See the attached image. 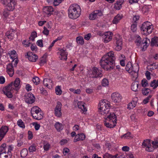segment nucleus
I'll use <instances>...</instances> for the list:
<instances>
[{"label": "nucleus", "instance_id": "nucleus-54", "mask_svg": "<svg viewBox=\"0 0 158 158\" xmlns=\"http://www.w3.org/2000/svg\"><path fill=\"white\" fill-rule=\"evenodd\" d=\"M7 150V152H6L9 155H10V156L12 155L11 153V151L12 150V148L11 146H6Z\"/></svg>", "mask_w": 158, "mask_h": 158}, {"label": "nucleus", "instance_id": "nucleus-14", "mask_svg": "<svg viewBox=\"0 0 158 158\" xmlns=\"http://www.w3.org/2000/svg\"><path fill=\"white\" fill-rule=\"evenodd\" d=\"M111 98L114 102L117 103L121 101L122 97L119 93L115 92L112 94Z\"/></svg>", "mask_w": 158, "mask_h": 158}, {"label": "nucleus", "instance_id": "nucleus-48", "mask_svg": "<svg viewBox=\"0 0 158 158\" xmlns=\"http://www.w3.org/2000/svg\"><path fill=\"white\" fill-rule=\"evenodd\" d=\"M32 81L33 83L35 85H37L39 84L40 80L39 77H35L33 78Z\"/></svg>", "mask_w": 158, "mask_h": 158}, {"label": "nucleus", "instance_id": "nucleus-3", "mask_svg": "<svg viewBox=\"0 0 158 158\" xmlns=\"http://www.w3.org/2000/svg\"><path fill=\"white\" fill-rule=\"evenodd\" d=\"M142 146L146 151L149 152H152L155 148H158V139L154 141H152V142L150 139L145 140L142 143Z\"/></svg>", "mask_w": 158, "mask_h": 158}, {"label": "nucleus", "instance_id": "nucleus-23", "mask_svg": "<svg viewBox=\"0 0 158 158\" xmlns=\"http://www.w3.org/2000/svg\"><path fill=\"white\" fill-rule=\"evenodd\" d=\"M52 81L50 79L45 78L43 81V84L44 86L49 89L52 87L53 85Z\"/></svg>", "mask_w": 158, "mask_h": 158}, {"label": "nucleus", "instance_id": "nucleus-46", "mask_svg": "<svg viewBox=\"0 0 158 158\" xmlns=\"http://www.w3.org/2000/svg\"><path fill=\"white\" fill-rule=\"evenodd\" d=\"M142 94L145 95H147L151 92L150 90L148 88H144L142 90Z\"/></svg>", "mask_w": 158, "mask_h": 158}, {"label": "nucleus", "instance_id": "nucleus-33", "mask_svg": "<svg viewBox=\"0 0 158 158\" xmlns=\"http://www.w3.org/2000/svg\"><path fill=\"white\" fill-rule=\"evenodd\" d=\"M139 83L137 81L133 82L131 86V89L132 90L134 91H137L138 90Z\"/></svg>", "mask_w": 158, "mask_h": 158}, {"label": "nucleus", "instance_id": "nucleus-43", "mask_svg": "<svg viewBox=\"0 0 158 158\" xmlns=\"http://www.w3.org/2000/svg\"><path fill=\"white\" fill-rule=\"evenodd\" d=\"M17 124L19 127L22 128H24L25 127L24 123L21 119H19L17 121Z\"/></svg>", "mask_w": 158, "mask_h": 158}, {"label": "nucleus", "instance_id": "nucleus-21", "mask_svg": "<svg viewBox=\"0 0 158 158\" xmlns=\"http://www.w3.org/2000/svg\"><path fill=\"white\" fill-rule=\"evenodd\" d=\"M6 72L10 77H11L13 75L14 70L12 64H9L7 65Z\"/></svg>", "mask_w": 158, "mask_h": 158}, {"label": "nucleus", "instance_id": "nucleus-28", "mask_svg": "<svg viewBox=\"0 0 158 158\" xmlns=\"http://www.w3.org/2000/svg\"><path fill=\"white\" fill-rule=\"evenodd\" d=\"M137 98H135L133 100L130 102L127 105V108L129 109H131L135 107L137 104Z\"/></svg>", "mask_w": 158, "mask_h": 158}, {"label": "nucleus", "instance_id": "nucleus-29", "mask_svg": "<svg viewBox=\"0 0 158 158\" xmlns=\"http://www.w3.org/2000/svg\"><path fill=\"white\" fill-rule=\"evenodd\" d=\"M8 54L10 58L12 60H15L17 58V55L16 52L15 50L10 51Z\"/></svg>", "mask_w": 158, "mask_h": 158}, {"label": "nucleus", "instance_id": "nucleus-6", "mask_svg": "<svg viewBox=\"0 0 158 158\" xmlns=\"http://www.w3.org/2000/svg\"><path fill=\"white\" fill-rule=\"evenodd\" d=\"M31 113L33 118L40 120L43 118V114L41 111V109L37 106L33 107L31 109Z\"/></svg>", "mask_w": 158, "mask_h": 158}, {"label": "nucleus", "instance_id": "nucleus-34", "mask_svg": "<svg viewBox=\"0 0 158 158\" xmlns=\"http://www.w3.org/2000/svg\"><path fill=\"white\" fill-rule=\"evenodd\" d=\"M77 106L79 108H80L83 112H86L87 109L84 105L83 102H79L77 103Z\"/></svg>", "mask_w": 158, "mask_h": 158}, {"label": "nucleus", "instance_id": "nucleus-31", "mask_svg": "<svg viewBox=\"0 0 158 158\" xmlns=\"http://www.w3.org/2000/svg\"><path fill=\"white\" fill-rule=\"evenodd\" d=\"M151 46H155L158 47V37H155L151 39Z\"/></svg>", "mask_w": 158, "mask_h": 158}, {"label": "nucleus", "instance_id": "nucleus-13", "mask_svg": "<svg viewBox=\"0 0 158 158\" xmlns=\"http://www.w3.org/2000/svg\"><path fill=\"white\" fill-rule=\"evenodd\" d=\"M102 15V10H94L90 14L89 18L90 20H94L98 17Z\"/></svg>", "mask_w": 158, "mask_h": 158}, {"label": "nucleus", "instance_id": "nucleus-47", "mask_svg": "<svg viewBox=\"0 0 158 158\" xmlns=\"http://www.w3.org/2000/svg\"><path fill=\"white\" fill-rule=\"evenodd\" d=\"M50 147V145L48 143H44L43 148L45 151H48Z\"/></svg>", "mask_w": 158, "mask_h": 158}, {"label": "nucleus", "instance_id": "nucleus-25", "mask_svg": "<svg viewBox=\"0 0 158 158\" xmlns=\"http://www.w3.org/2000/svg\"><path fill=\"white\" fill-rule=\"evenodd\" d=\"M85 138V135L83 133L78 134L76 136L74 139V142H76L80 140H83Z\"/></svg>", "mask_w": 158, "mask_h": 158}, {"label": "nucleus", "instance_id": "nucleus-11", "mask_svg": "<svg viewBox=\"0 0 158 158\" xmlns=\"http://www.w3.org/2000/svg\"><path fill=\"white\" fill-rule=\"evenodd\" d=\"M62 104L61 102H58L54 109V114L57 117H60L62 116L61 107Z\"/></svg>", "mask_w": 158, "mask_h": 158}, {"label": "nucleus", "instance_id": "nucleus-44", "mask_svg": "<svg viewBox=\"0 0 158 158\" xmlns=\"http://www.w3.org/2000/svg\"><path fill=\"white\" fill-rule=\"evenodd\" d=\"M54 10H45L43 11V14L45 16L49 17L53 14V12Z\"/></svg>", "mask_w": 158, "mask_h": 158}, {"label": "nucleus", "instance_id": "nucleus-16", "mask_svg": "<svg viewBox=\"0 0 158 158\" xmlns=\"http://www.w3.org/2000/svg\"><path fill=\"white\" fill-rule=\"evenodd\" d=\"M113 35V33L111 32H106L103 36L104 42L107 43L111 40Z\"/></svg>", "mask_w": 158, "mask_h": 158}, {"label": "nucleus", "instance_id": "nucleus-19", "mask_svg": "<svg viewBox=\"0 0 158 158\" xmlns=\"http://www.w3.org/2000/svg\"><path fill=\"white\" fill-rule=\"evenodd\" d=\"M8 131V128L6 126H2L0 129V141L4 138Z\"/></svg>", "mask_w": 158, "mask_h": 158}, {"label": "nucleus", "instance_id": "nucleus-4", "mask_svg": "<svg viewBox=\"0 0 158 158\" xmlns=\"http://www.w3.org/2000/svg\"><path fill=\"white\" fill-rule=\"evenodd\" d=\"M110 102L106 99L101 100L99 103V112L102 114H108L110 107Z\"/></svg>", "mask_w": 158, "mask_h": 158}, {"label": "nucleus", "instance_id": "nucleus-30", "mask_svg": "<svg viewBox=\"0 0 158 158\" xmlns=\"http://www.w3.org/2000/svg\"><path fill=\"white\" fill-rule=\"evenodd\" d=\"M54 126L58 131H60L63 129L64 128L63 125L59 122H56L54 125Z\"/></svg>", "mask_w": 158, "mask_h": 158}, {"label": "nucleus", "instance_id": "nucleus-62", "mask_svg": "<svg viewBox=\"0 0 158 158\" xmlns=\"http://www.w3.org/2000/svg\"><path fill=\"white\" fill-rule=\"evenodd\" d=\"M31 49L32 51H36L37 50V47L35 45L31 44Z\"/></svg>", "mask_w": 158, "mask_h": 158}, {"label": "nucleus", "instance_id": "nucleus-20", "mask_svg": "<svg viewBox=\"0 0 158 158\" xmlns=\"http://www.w3.org/2000/svg\"><path fill=\"white\" fill-rule=\"evenodd\" d=\"M104 125L108 128H112L116 126V122H112V121L106 119L104 122Z\"/></svg>", "mask_w": 158, "mask_h": 158}, {"label": "nucleus", "instance_id": "nucleus-50", "mask_svg": "<svg viewBox=\"0 0 158 158\" xmlns=\"http://www.w3.org/2000/svg\"><path fill=\"white\" fill-rule=\"evenodd\" d=\"M37 33L35 32H34L32 33L31 36L29 39L30 40L33 41L35 38L37 37Z\"/></svg>", "mask_w": 158, "mask_h": 158}, {"label": "nucleus", "instance_id": "nucleus-7", "mask_svg": "<svg viewBox=\"0 0 158 158\" xmlns=\"http://www.w3.org/2000/svg\"><path fill=\"white\" fill-rule=\"evenodd\" d=\"M135 43L138 46L141 45L143 46L142 50H144L148 47L150 42L149 39L147 38H144L142 42L141 37L138 35H136L135 37Z\"/></svg>", "mask_w": 158, "mask_h": 158}, {"label": "nucleus", "instance_id": "nucleus-51", "mask_svg": "<svg viewBox=\"0 0 158 158\" xmlns=\"http://www.w3.org/2000/svg\"><path fill=\"white\" fill-rule=\"evenodd\" d=\"M156 84L157 83H156V80H154L151 82L150 83V86L152 87H153V88L154 89L158 86H156Z\"/></svg>", "mask_w": 158, "mask_h": 158}, {"label": "nucleus", "instance_id": "nucleus-55", "mask_svg": "<svg viewBox=\"0 0 158 158\" xmlns=\"http://www.w3.org/2000/svg\"><path fill=\"white\" fill-rule=\"evenodd\" d=\"M36 149V147L33 145L30 146L29 148V151L30 152H35Z\"/></svg>", "mask_w": 158, "mask_h": 158}, {"label": "nucleus", "instance_id": "nucleus-52", "mask_svg": "<svg viewBox=\"0 0 158 158\" xmlns=\"http://www.w3.org/2000/svg\"><path fill=\"white\" fill-rule=\"evenodd\" d=\"M141 85L143 87H145L148 86V81L146 79H143L141 81Z\"/></svg>", "mask_w": 158, "mask_h": 158}, {"label": "nucleus", "instance_id": "nucleus-32", "mask_svg": "<svg viewBox=\"0 0 158 158\" xmlns=\"http://www.w3.org/2000/svg\"><path fill=\"white\" fill-rule=\"evenodd\" d=\"M80 6L77 4L74 3L70 6L69 10H81Z\"/></svg>", "mask_w": 158, "mask_h": 158}, {"label": "nucleus", "instance_id": "nucleus-8", "mask_svg": "<svg viewBox=\"0 0 158 158\" xmlns=\"http://www.w3.org/2000/svg\"><path fill=\"white\" fill-rule=\"evenodd\" d=\"M1 1L5 7L8 8V9L12 10L15 9V6L16 4L15 0H1Z\"/></svg>", "mask_w": 158, "mask_h": 158}, {"label": "nucleus", "instance_id": "nucleus-17", "mask_svg": "<svg viewBox=\"0 0 158 158\" xmlns=\"http://www.w3.org/2000/svg\"><path fill=\"white\" fill-rule=\"evenodd\" d=\"M25 56L27 58L29 61L33 62H35L38 59L37 55L30 52H27V54L25 55Z\"/></svg>", "mask_w": 158, "mask_h": 158}, {"label": "nucleus", "instance_id": "nucleus-27", "mask_svg": "<svg viewBox=\"0 0 158 158\" xmlns=\"http://www.w3.org/2000/svg\"><path fill=\"white\" fill-rule=\"evenodd\" d=\"M123 1L122 0L118 1L114 5V9L116 10H119L122 7Z\"/></svg>", "mask_w": 158, "mask_h": 158}, {"label": "nucleus", "instance_id": "nucleus-9", "mask_svg": "<svg viewBox=\"0 0 158 158\" xmlns=\"http://www.w3.org/2000/svg\"><path fill=\"white\" fill-rule=\"evenodd\" d=\"M115 40L116 43L115 50L116 51H119L122 48L123 45L122 38L119 35L117 34L115 35Z\"/></svg>", "mask_w": 158, "mask_h": 158}, {"label": "nucleus", "instance_id": "nucleus-59", "mask_svg": "<svg viewBox=\"0 0 158 158\" xmlns=\"http://www.w3.org/2000/svg\"><path fill=\"white\" fill-rule=\"evenodd\" d=\"M63 0H54L53 2L54 5L55 6H57L59 5Z\"/></svg>", "mask_w": 158, "mask_h": 158}, {"label": "nucleus", "instance_id": "nucleus-40", "mask_svg": "<svg viewBox=\"0 0 158 158\" xmlns=\"http://www.w3.org/2000/svg\"><path fill=\"white\" fill-rule=\"evenodd\" d=\"M10 155H9L6 152L0 153V158H11Z\"/></svg>", "mask_w": 158, "mask_h": 158}, {"label": "nucleus", "instance_id": "nucleus-22", "mask_svg": "<svg viewBox=\"0 0 158 158\" xmlns=\"http://www.w3.org/2000/svg\"><path fill=\"white\" fill-rule=\"evenodd\" d=\"M59 54V57L61 60H67V52L64 50L61 49L58 52Z\"/></svg>", "mask_w": 158, "mask_h": 158}, {"label": "nucleus", "instance_id": "nucleus-45", "mask_svg": "<svg viewBox=\"0 0 158 158\" xmlns=\"http://www.w3.org/2000/svg\"><path fill=\"white\" fill-rule=\"evenodd\" d=\"M102 85L103 87L108 86L109 85L108 80L106 78L103 79L102 81Z\"/></svg>", "mask_w": 158, "mask_h": 158}, {"label": "nucleus", "instance_id": "nucleus-41", "mask_svg": "<svg viewBox=\"0 0 158 158\" xmlns=\"http://www.w3.org/2000/svg\"><path fill=\"white\" fill-rule=\"evenodd\" d=\"M7 148L5 143L2 144L0 147V153L6 152Z\"/></svg>", "mask_w": 158, "mask_h": 158}, {"label": "nucleus", "instance_id": "nucleus-53", "mask_svg": "<svg viewBox=\"0 0 158 158\" xmlns=\"http://www.w3.org/2000/svg\"><path fill=\"white\" fill-rule=\"evenodd\" d=\"M115 156H112L108 153H106L103 155V158H114Z\"/></svg>", "mask_w": 158, "mask_h": 158}, {"label": "nucleus", "instance_id": "nucleus-56", "mask_svg": "<svg viewBox=\"0 0 158 158\" xmlns=\"http://www.w3.org/2000/svg\"><path fill=\"white\" fill-rule=\"evenodd\" d=\"M131 134L130 132H127L126 134H125L124 135L122 136H121V138H123V137H124L126 139H128L129 137L131 136Z\"/></svg>", "mask_w": 158, "mask_h": 158}, {"label": "nucleus", "instance_id": "nucleus-37", "mask_svg": "<svg viewBox=\"0 0 158 158\" xmlns=\"http://www.w3.org/2000/svg\"><path fill=\"white\" fill-rule=\"evenodd\" d=\"M76 40L77 43L78 44L82 45L84 44V40L81 36H79L77 37Z\"/></svg>", "mask_w": 158, "mask_h": 158}, {"label": "nucleus", "instance_id": "nucleus-57", "mask_svg": "<svg viewBox=\"0 0 158 158\" xmlns=\"http://www.w3.org/2000/svg\"><path fill=\"white\" fill-rule=\"evenodd\" d=\"M43 33L46 35H48L49 33V30L45 27L44 28V30L43 31Z\"/></svg>", "mask_w": 158, "mask_h": 158}, {"label": "nucleus", "instance_id": "nucleus-10", "mask_svg": "<svg viewBox=\"0 0 158 158\" xmlns=\"http://www.w3.org/2000/svg\"><path fill=\"white\" fill-rule=\"evenodd\" d=\"M91 72V73L90 77L92 78H99L102 77L103 76L101 72L97 68H94Z\"/></svg>", "mask_w": 158, "mask_h": 158}, {"label": "nucleus", "instance_id": "nucleus-18", "mask_svg": "<svg viewBox=\"0 0 158 158\" xmlns=\"http://www.w3.org/2000/svg\"><path fill=\"white\" fill-rule=\"evenodd\" d=\"M16 34L15 31L13 29L8 30L5 33L6 36L10 40H13Z\"/></svg>", "mask_w": 158, "mask_h": 158}, {"label": "nucleus", "instance_id": "nucleus-39", "mask_svg": "<svg viewBox=\"0 0 158 158\" xmlns=\"http://www.w3.org/2000/svg\"><path fill=\"white\" fill-rule=\"evenodd\" d=\"M139 66L137 64H135L132 66V72H134V73H137L139 70Z\"/></svg>", "mask_w": 158, "mask_h": 158}, {"label": "nucleus", "instance_id": "nucleus-38", "mask_svg": "<svg viewBox=\"0 0 158 158\" xmlns=\"http://www.w3.org/2000/svg\"><path fill=\"white\" fill-rule=\"evenodd\" d=\"M46 57L45 56H43L40 59V61L39 64L40 66L43 65L45 63H46Z\"/></svg>", "mask_w": 158, "mask_h": 158}, {"label": "nucleus", "instance_id": "nucleus-35", "mask_svg": "<svg viewBox=\"0 0 158 158\" xmlns=\"http://www.w3.org/2000/svg\"><path fill=\"white\" fill-rule=\"evenodd\" d=\"M132 66L131 62H128L126 65L125 68L126 70L129 73L132 72Z\"/></svg>", "mask_w": 158, "mask_h": 158}, {"label": "nucleus", "instance_id": "nucleus-63", "mask_svg": "<svg viewBox=\"0 0 158 158\" xmlns=\"http://www.w3.org/2000/svg\"><path fill=\"white\" fill-rule=\"evenodd\" d=\"M28 139H31L33 138V134L32 132L30 131H29L28 132Z\"/></svg>", "mask_w": 158, "mask_h": 158}, {"label": "nucleus", "instance_id": "nucleus-49", "mask_svg": "<svg viewBox=\"0 0 158 158\" xmlns=\"http://www.w3.org/2000/svg\"><path fill=\"white\" fill-rule=\"evenodd\" d=\"M131 31L133 32H135L137 30V24L136 23H134L131 25Z\"/></svg>", "mask_w": 158, "mask_h": 158}, {"label": "nucleus", "instance_id": "nucleus-26", "mask_svg": "<svg viewBox=\"0 0 158 158\" xmlns=\"http://www.w3.org/2000/svg\"><path fill=\"white\" fill-rule=\"evenodd\" d=\"M123 16L122 14H119L115 16L113 19L112 22L114 24H117L122 19Z\"/></svg>", "mask_w": 158, "mask_h": 158}, {"label": "nucleus", "instance_id": "nucleus-64", "mask_svg": "<svg viewBox=\"0 0 158 158\" xmlns=\"http://www.w3.org/2000/svg\"><path fill=\"white\" fill-rule=\"evenodd\" d=\"M91 37V35L90 33H88L84 36V39L86 40H89Z\"/></svg>", "mask_w": 158, "mask_h": 158}, {"label": "nucleus", "instance_id": "nucleus-1", "mask_svg": "<svg viewBox=\"0 0 158 158\" xmlns=\"http://www.w3.org/2000/svg\"><path fill=\"white\" fill-rule=\"evenodd\" d=\"M115 58L114 53L110 51L104 55L101 58L100 64L101 67L106 70L113 69L115 66L114 60Z\"/></svg>", "mask_w": 158, "mask_h": 158}, {"label": "nucleus", "instance_id": "nucleus-2", "mask_svg": "<svg viewBox=\"0 0 158 158\" xmlns=\"http://www.w3.org/2000/svg\"><path fill=\"white\" fill-rule=\"evenodd\" d=\"M20 79L16 78L14 82H11L3 88L2 91L4 94L8 98H12L13 90L17 91L20 88Z\"/></svg>", "mask_w": 158, "mask_h": 158}, {"label": "nucleus", "instance_id": "nucleus-24", "mask_svg": "<svg viewBox=\"0 0 158 158\" xmlns=\"http://www.w3.org/2000/svg\"><path fill=\"white\" fill-rule=\"evenodd\" d=\"M106 119L112 122H116L117 121V117L114 113H111L109 114Z\"/></svg>", "mask_w": 158, "mask_h": 158}, {"label": "nucleus", "instance_id": "nucleus-61", "mask_svg": "<svg viewBox=\"0 0 158 158\" xmlns=\"http://www.w3.org/2000/svg\"><path fill=\"white\" fill-rule=\"evenodd\" d=\"M152 96L151 95L148 96L147 98H145L143 100V102L144 104H146L148 103L149 102V100L151 98Z\"/></svg>", "mask_w": 158, "mask_h": 158}, {"label": "nucleus", "instance_id": "nucleus-5", "mask_svg": "<svg viewBox=\"0 0 158 158\" xmlns=\"http://www.w3.org/2000/svg\"><path fill=\"white\" fill-rule=\"evenodd\" d=\"M153 29L152 24L148 21L143 23L141 27L142 34L144 35H148L151 34Z\"/></svg>", "mask_w": 158, "mask_h": 158}, {"label": "nucleus", "instance_id": "nucleus-42", "mask_svg": "<svg viewBox=\"0 0 158 158\" xmlns=\"http://www.w3.org/2000/svg\"><path fill=\"white\" fill-rule=\"evenodd\" d=\"M61 88V86L59 85L56 87L55 93L57 95H60L61 94L62 91Z\"/></svg>", "mask_w": 158, "mask_h": 158}, {"label": "nucleus", "instance_id": "nucleus-58", "mask_svg": "<svg viewBox=\"0 0 158 158\" xmlns=\"http://www.w3.org/2000/svg\"><path fill=\"white\" fill-rule=\"evenodd\" d=\"M37 44L40 47H43V40H38L36 42Z\"/></svg>", "mask_w": 158, "mask_h": 158}, {"label": "nucleus", "instance_id": "nucleus-15", "mask_svg": "<svg viewBox=\"0 0 158 158\" xmlns=\"http://www.w3.org/2000/svg\"><path fill=\"white\" fill-rule=\"evenodd\" d=\"M35 98L31 93H28L25 95V100L27 103L31 104L35 101Z\"/></svg>", "mask_w": 158, "mask_h": 158}, {"label": "nucleus", "instance_id": "nucleus-12", "mask_svg": "<svg viewBox=\"0 0 158 158\" xmlns=\"http://www.w3.org/2000/svg\"><path fill=\"white\" fill-rule=\"evenodd\" d=\"M81 10H68L69 16L72 19H76L81 14Z\"/></svg>", "mask_w": 158, "mask_h": 158}, {"label": "nucleus", "instance_id": "nucleus-60", "mask_svg": "<svg viewBox=\"0 0 158 158\" xmlns=\"http://www.w3.org/2000/svg\"><path fill=\"white\" fill-rule=\"evenodd\" d=\"M69 152V149L66 148H64L63 151V153L64 155H66Z\"/></svg>", "mask_w": 158, "mask_h": 158}, {"label": "nucleus", "instance_id": "nucleus-36", "mask_svg": "<svg viewBox=\"0 0 158 158\" xmlns=\"http://www.w3.org/2000/svg\"><path fill=\"white\" fill-rule=\"evenodd\" d=\"M28 154V151L27 149L23 148L20 152L21 156L22 158L26 157Z\"/></svg>", "mask_w": 158, "mask_h": 158}]
</instances>
